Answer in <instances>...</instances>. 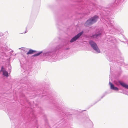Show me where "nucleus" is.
<instances>
[{"mask_svg": "<svg viewBox=\"0 0 128 128\" xmlns=\"http://www.w3.org/2000/svg\"><path fill=\"white\" fill-rule=\"evenodd\" d=\"M98 18V16H96L88 20L87 21L86 24L87 25L92 24L96 22Z\"/></svg>", "mask_w": 128, "mask_h": 128, "instance_id": "f257e3e1", "label": "nucleus"}, {"mask_svg": "<svg viewBox=\"0 0 128 128\" xmlns=\"http://www.w3.org/2000/svg\"><path fill=\"white\" fill-rule=\"evenodd\" d=\"M89 44L97 52L100 53V50L98 48L97 44L94 42L90 41L89 42Z\"/></svg>", "mask_w": 128, "mask_h": 128, "instance_id": "f03ea898", "label": "nucleus"}, {"mask_svg": "<svg viewBox=\"0 0 128 128\" xmlns=\"http://www.w3.org/2000/svg\"><path fill=\"white\" fill-rule=\"evenodd\" d=\"M83 32H82L78 34L71 40L70 42H72L76 41L83 34Z\"/></svg>", "mask_w": 128, "mask_h": 128, "instance_id": "7ed1b4c3", "label": "nucleus"}, {"mask_svg": "<svg viewBox=\"0 0 128 128\" xmlns=\"http://www.w3.org/2000/svg\"><path fill=\"white\" fill-rule=\"evenodd\" d=\"M109 84L110 86V88L111 89L115 90H118V88L117 87H114V85L112 84L111 82H109Z\"/></svg>", "mask_w": 128, "mask_h": 128, "instance_id": "20e7f679", "label": "nucleus"}, {"mask_svg": "<svg viewBox=\"0 0 128 128\" xmlns=\"http://www.w3.org/2000/svg\"><path fill=\"white\" fill-rule=\"evenodd\" d=\"M119 83L123 87L125 88H126L128 89V85L126 84H125V83L120 82H119Z\"/></svg>", "mask_w": 128, "mask_h": 128, "instance_id": "39448f33", "label": "nucleus"}, {"mask_svg": "<svg viewBox=\"0 0 128 128\" xmlns=\"http://www.w3.org/2000/svg\"><path fill=\"white\" fill-rule=\"evenodd\" d=\"M3 75L6 77H8L9 76L8 74V72L6 70H4L3 71Z\"/></svg>", "mask_w": 128, "mask_h": 128, "instance_id": "423d86ee", "label": "nucleus"}, {"mask_svg": "<svg viewBox=\"0 0 128 128\" xmlns=\"http://www.w3.org/2000/svg\"><path fill=\"white\" fill-rule=\"evenodd\" d=\"M36 52V51L34 50H30L29 52L27 53V54L28 55L32 54H33L35 52Z\"/></svg>", "mask_w": 128, "mask_h": 128, "instance_id": "0eeeda50", "label": "nucleus"}, {"mask_svg": "<svg viewBox=\"0 0 128 128\" xmlns=\"http://www.w3.org/2000/svg\"><path fill=\"white\" fill-rule=\"evenodd\" d=\"M101 35V34H98L96 35H94L93 36H92V37L93 38H98L99 36H100Z\"/></svg>", "mask_w": 128, "mask_h": 128, "instance_id": "6e6552de", "label": "nucleus"}, {"mask_svg": "<svg viewBox=\"0 0 128 128\" xmlns=\"http://www.w3.org/2000/svg\"><path fill=\"white\" fill-rule=\"evenodd\" d=\"M42 53V52H39L37 54H36L34 55L33 56H39V55H40L41 53Z\"/></svg>", "mask_w": 128, "mask_h": 128, "instance_id": "1a4fd4ad", "label": "nucleus"}, {"mask_svg": "<svg viewBox=\"0 0 128 128\" xmlns=\"http://www.w3.org/2000/svg\"><path fill=\"white\" fill-rule=\"evenodd\" d=\"M4 69V68L3 66H2V68L1 70L0 71V72H3V71L4 70H3Z\"/></svg>", "mask_w": 128, "mask_h": 128, "instance_id": "9d476101", "label": "nucleus"}, {"mask_svg": "<svg viewBox=\"0 0 128 128\" xmlns=\"http://www.w3.org/2000/svg\"><path fill=\"white\" fill-rule=\"evenodd\" d=\"M69 49V48H66V50H68Z\"/></svg>", "mask_w": 128, "mask_h": 128, "instance_id": "9b49d317", "label": "nucleus"}]
</instances>
